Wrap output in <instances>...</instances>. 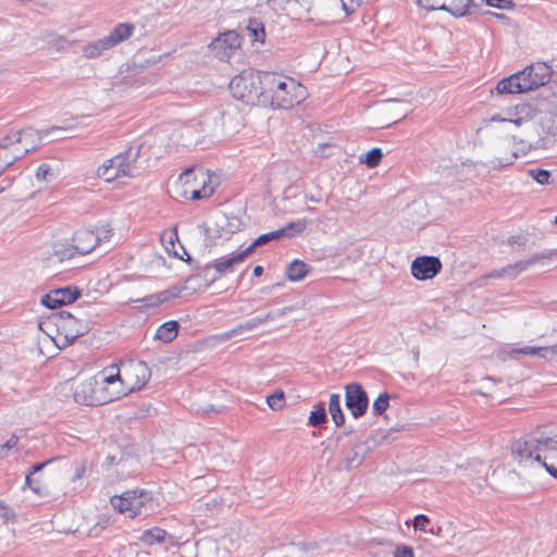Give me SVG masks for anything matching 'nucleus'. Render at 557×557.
I'll return each instance as SVG.
<instances>
[{"label":"nucleus","mask_w":557,"mask_h":557,"mask_svg":"<svg viewBox=\"0 0 557 557\" xmlns=\"http://www.w3.org/2000/svg\"><path fill=\"white\" fill-rule=\"evenodd\" d=\"M55 129H59V127L38 131L28 126L18 131H11L3 136L0 139V174L27 153L40 147L44 136H48Z\"/></svg>","instance_id":"obj_1"},{"label":"nucleus","mask_w":557,"mask_h":557,"mask_svg":"<svg viewBox=\"0 0 557 557\" xmlns=\"http://www.w3.org/2000/svg\"><path fill=\"white\" fill-rule=\"evenodd\" d=\"M553 70L545 62H536L497 83L498 94H523L545 86L552 78Z\"/></svg>","instance_id":"obj_2"},{"label":"nucleus","mask_w":557,"mask_h":557,"mask_svg":"<svg viewBox=\"0 0 557 557\" xmlns=\"http://www.w3.org/2000/svg\"><path fill=\"white\" fill-rule=\"evenodd\" d=\"M542 451H552L554 459L557 455V436H549L545 433L529 434L512 445V454L522 462H542Z\"/></svg>","instance_id":"obj_3"},{"label":"nucleus","mask_w":557,"mask_h":557,"mask_svg":"<svg viewBox=\"0 0 557 557\" xmlns=\"http://www.w3.org/2000/svg\"><path fill=\"white\" fill-rule=\"evenodd\" d=\"M141 151V145L129 146L124 151L106 160L98 169L97 176L107 183L114 182L121 177H133L135 173V163Z\"/></svg>","instance_id":"obj_4"},{"label":"nucleus","mask_w":557,"mask_h":557,"mask_svg":"<svg viewBox=\"0 0 557 557\" xmlns=\"http://www.w3.org/2000/svg\"><path fill=\"white\" fill-rule=\"evenodd\" d=\"M110 503L115 510L129 518L146 517L153 511L152 493L143 488L131 490L121 495L112 496Z\"/></svg>","instance_id":"obj_5"},{"label":"nucleus","mask_w":557,"mask_h":557,"mask_svg":"<svg viewBox=\"0 0 557 557\" xmlns=\"http://www.w3.org/2000/svg\"><path fill=\"white\" fill-rule=\"evenodd\" d=\"M257 73L243 71L230 82V92L233 98L250 106L261 104L263 91Z\"/></svg>","instance_id":"obj_6"},{"label":"nucleus","mask_w":557,"mask_h":557,"mask_svg":"<svg viewBox=\"0 0 557 557\" xmlns=\"http://www.w3.org/2000/svg\"><path fill=\"white\" fill-rule=\"evenodd\" d=\"M122 367L125 387L122 391L116 392L115 398L140 391L148 383L151 376V371L148 364L144 361H129Z\"/></svg>","instance_id":"obj_7"},{"label":"nucleus","mask_w":557,"mask_h":557,"mask_svg":"<svg viewBox=\"0 0 557 557\" xmlns=\"http://www.w3.org/2000/svg\"><path fill=\"white\" fill-rule=\"evenodd\" d=\"M275 95L270 102L273 109H290L304 99L305 87L294 78L283 76Z\"/></svg>","instance_id":"obj_8"},{"label":"nucleus","mask_w":557,"mask_h":557,"mask_svg":"<svg viewBox=\"0 0 557 557\" xmlns=\"http://www.w3.org/2000/svg\"><path fill=\"white\" fill-rule=\"evenodd\" d=\"M98 381L90 377L81 382L74 389V400L84 406H100L115 399L114 396H108L102 389H97Z\"/></svg>","instance_id":"obj_9"},{"label":"nucleus","mask_w":557,"mask_h":557,"mask_svg":"<svg viewBox=\"0 0 557 557\" xmlns=\"http://www.w3.org/2000/svg\"><path fill=\"white\" fill-rule=\"evenodd\" d=\"M244 223L236 215H230L222 213L216 218L214 226H208L205 228L207 238L211 244H215L216 239L227 240L232 235L242 231Z\"/></svg>","instance_id":"obj_10"},{"label":"nucleus","mask_w":557,"mask_h":557,"mask_svg":"<svg viewBox=\"0 0 557 557\" xmlns=\"http://www.w3.org/2000/svg\"><path fill=\"white\" fill-rule=\"evenodd\" d=\"M345 405L355 419L363 417L369 408V397L359 383L345 386Z\"/></svg>","instance_id":"obj_11"},{"label":"nucleus","mask_w":557,"mask_h":557,"mask_svg":"<svg viewBox=\"0 0 557 557\" xmlns=\"http://www.w3.org/2000/svg\"><path fill=\"white\" fill-rule=\"evenodd\" d=\"M541 260L556 261L557 250L550 249L542 252H536L527 260H521L513 264H508L507 267H504L500 270H495L488 276L492 278H499L505 275L509 277H515L517 274L527 271L532 264Z\"/></svg>","instance_id":"obj_12"},{"label":"nucleus","mask_w":557,"mask_h":557,"mask_svg":"<svg viewBox=\"0 0 557 557\" xmlns=\"http://www.w3.org/2000/svg\"><path fill=\"white\" fill-rule=\"evenodd\" d=\"M82 295L81 289L75 285H67L51 289L40 298V304L47 308L55 309L73 304Z\"/></svg>","instance_id":"obj_13"},{"label":"nucleus","mask_w":557,"mask_h":557,"mask_svg":"<svg viewBox=\"0 0 557 557\" xmlns=\"http://www.w3.org/2000/svg\"><path fill=\"white\" fill-rule=\"evenodd\" d=\"M442 270V261L435 256H419L411 263V274L418 281L435 277Z\"/></svg>","instance_id":"obj_14"},{"label":"nucleus","mask_w":557,"mask_h":557,"mask_svg":"<svg viewBox=\"0 0 557 557\" xmlns=\"http://www.w3.org/2000/svg\"><path fill=\"white\" fill-rule=\"evenodd\" d=\"M240 42L239 35L235 30H228L212 40L209 48L220 60L227 61L233 52L240 47Z\"/></svg>","instance_id":"obj_15"},{"label":"nucleus","mask_w":557,"mask_h":557,"mask_svg":"<svg viewBox=\"0 0 557 557\" xmlns=\"http://www.w3.org/2000/svg\"><path fill=\"white\" fill-rule=\"evenodd\" d=\"M292 310H293V307H284L282 309L269 311L264 315H258V317L248 319L245 322H243V323L238 324L237 326H235L234 329H232L227 336L232 337L235 335L243 334L245 332L252 331L269 321H275L280 318L285 317Z\"/></svg>","instance_id":"obj_16"},{"label":"nucleus","mask_w":557,"mask_h":557,"mask_svg":"<svg viewBox=\"0 0 557 557\" xmlns=\"http://www.w3.org/2000/svg\"><path fill=\"white\" fill-rule=\"evenodd\" d=\"M417 4L425 10H441L450 13L455 17H462L470 14V8L476 7L473 0H466L465 4L453 3L447 5L441 0H416Z\"/></svg>","instance_id":"obj_17"},{"label":"nucleus","mask_w":557,"mask_h":557,"mask_svg":"<svg viewBox=\"0 0 557 557\" xmlns=\"http://www.w3.org/2000/svg\"><path fill=\"white\" fill-rule=\"evenodd\" d=\"M251 255V249H244L242 251H233L219 259H215L213 263V270L219 276L234 272L236 264L243 263L247 257Z\"/></svg>","instance_id":"obj_18"},{"label":"nucleus","mask_w":557,"mask_h":557,"mask_svg":"<svg viewBox=\"0 0 557 557\" xmlns=\"http://www.w3.org/2000/svg\"><path fill=\"white\" fill-rule=\"evenodd\" d=\"M73 248L79 255H87L91 252L98 245L99 238L96 237L92 230L81 228L77 230L73 235Z\"/></svg>","instance_id":"obj_19"},{"label":"nucleus","mask_w":557,"mask_h":557,"mask_svg":"<svg viewBox=\"0 0 557 557\" xmlns=\"http://www.w3.org/2000/svg\"><path fill=\"white\" fill-rule=\"evenodd\" d=\"M259 79L261 81L260 87H262L261 91H263L261 104L267 106L270 104L273 95L277 90L278 86H281L280 82L283 78V75L271 72L257 73Z\"/></svg>","instance_id":"obj_20"},{"label":"nucleus","mask_w":557,"mask_h":557,"mask_svg":"<svg viewBox=\"0 0 557 557\" xmlns=\"http://www.w3.org/2000/svg\"><path fill=\"white\" fill-rule=\"evenodd\" d=\"M71 326L61 327V331H58L61 335L64 336V345H72L75 341L84 336L89 331V325L86 320L78 319V323H70Z\"/></svg>","instance_id":"obj_21"},{"label":"nucleus","mask_w":557,"mask_h":557,"mask_svg":"<svg viewBox=\"0 0 557 557\" xmlns=\"http://www.w3.org/2000/svg\"><path fill=\"white\" fill-rule=\"evenodd\" d=\"M364 443H358L354 447L344 451V463L347 470L357 468L361 465L364 457Z\"/></svg>","instance_id":"obj_22"},{"label":"nucleus","mask_w":557,"mask_h":557,"mask_svg":"<svg viewBox=\"0 0 557 557\" xmlns=\"http://www.w3.org/2000/svg\"><path fill=\"white\" fill-rule=\"evenodd\" d=\"M180 323L175 320H170L162 323L156 331L154 338L163 343H171L178 334Z\"/></svg>","instance_id":"obj_23"},{"label":"nucleus","mask_w":557,"mask_h":557,"mask_svg":"<svg viewBox=\"0 0 557 557\" xmlns=\"http://www.w3.org/2000/svg\"><path fill=\"white\" fill-rule=\"evenodd\" d=\"M135 27L131 23H120L117 24L111 33L106 36L108 41L112 47L119 45L120 42L129 38L134 32Z\"/></svg>","instance_id":"obj_24"},{"label":"nucleus","mask_w":557,"mask_h":557,"mask_svg":"<svg viewBox=\"0 0 557 557\" xmlns=\"http://www.w3.org/2000/svg\"><path fill=\"white\" fill-rule=\"evenodd\" d=\"M512 354L536 355L543 359H550L553 356H557V344L548 347L524 346L512 349Z\"/></svg>","instance_id":"obj_25"},{"label":"nucleus","mask_w":557,"mask_h":557,"mask_svg":"<svg viewBox=\"0 0 557 557\" xmlns=\"http://www.w3.org/2000/svg\"><path fill=\"white\" fill-rule=\"evenodd\" d=\"M309 270V264L301 260L295 259L288 264L286 269V276L292 282H298L305 278Z\"/></svg>","instance_id":"obj_26"},{"label":"nucleus","mask_w":557,"mask_h":557,"mask_svg":"<svg viewBox=\"0 0 557 557\" xmlns=\"http://www.w3.org/2000/svg\"><path fill=\"white\" fill-rule=\"evenodd\" d=\"M113 48L111 44L108 41L107 37L104 36L101 39L88 42L84 47V55L88 59L98 58L102 54L103 51L109 50Z\"/></svg>","instance_id":"obj_27"},{"label":"nucleus","mask_w":557,"mask_h":557,"mask_svg":"<svg viewBox=\"0 0 557 557\" xmlns=\"http://www.w3.org/2000/svg\"><path fill=\"white\" fill-rule=\"evenodd\" d=\"M166 531L154 527L148 530H145L140 535V541L144 545L152 546L154 544H161L165 541Z\"/></svg>","instance_id":"obj_28"},{"label":"nucleus","mask_w":557,"mask_h":557,"mask_svg":"<svg viewBox=\"0 0 557 557\" xmlns=\"http://www.w3.org/2000/svg\"><path fill=\"white\" fill-rule=\"evenodd\" d=\"M329 412L336 426H342L345 423V416L341 407L339 394H331L329 401Z\"/></svg>","instance_id":"obj_29"},{"label":"nucleus","mask_w":557,"mask_h":557,"mask_svg":"<svg viewBox=\"0 0 557 557\" xmlns=\"http://www.w3.org/2000/svg\"><path fill=\"white\" fill-rule=\"evenodd\" d=\"M283 237L284 232L278 228L269 233L261 234L247 248L251 249V253H253L257 248L265 246L271 242L278 240Z\"/></svg>","instance_id":"obj_30"},{"label":"nucleus","mask_w":557,"mask_h":557,"mask_svg":"<svg viewBox=\"0 0 557 557\" xmlns=\"http://www.w3.org/2000/svg\"><path fill=\"white\" fill-rule=\"evenodd\" d=\"M327 421V414L324 403L320 401L313 406V410L308 418V424L317 428L321 426Z\"/></svg>","instance_id":"obj_31"},{"label":"nucleus","mask_w":557,"mask_h":557,"mask_svg":"<svg viewBox=\"0 0 557 557\" xmlns=\"http://www.w3.org/2000/svg\"><path fill=\"white\" fill-rule=\"evenodd\" d=\"M519 157V152L511 149L509 152H504V156H495L491 161V168L494 170H500L515 163Z\"/></svg>","instance_id":"obj_32"},{"label":"nucleus","mask_w":557,"mask_h":557,"mask_svg":"<svg viewBox=\"0 0 557 557\" xmlns=\"http://www.w3.org/2000/svg\"><path fill=\"white\" fill-rule=\"evenodd\" d=\"M248 36L252 41L263 42L265 38L264 25L258 18H249L247 25Z\"/></svg>","instance_id":"obj_33"},{"label":"nucleus","mask_w":557,"mask_h":557,"mask_svg":"<svg viewBox=\"0 0 557 557\" xmlns=\"http://www.w3.org/2000/svg\"><path fill=\"white\" fill-rule=\"evenodd\" d=\"M199 174H200V178H201V188L194 189L190 193L191 200H200V199L208 198L214 191V188L207 182V181H210V178L207 177V175L202 171Z\"/></svg>","instance_id":"obj_34"},{"label":"nucleus","mask_w":557,"mask_h":557,"mask_svg":"<svg viewBox=\"0 0 557 557\" xmlns=\"http://www.w3.org/2000/svg\"><path fill=\"white\" fill-rule=\"evenodd\" d=\"M51 319L58 331H61V327L69 329V326H71L70 323H78V318L65 310H61L58 313H54Z\"/></svg>","instance_id":"obj_35"},{"label":"nucleus","mask_w":557,"mask_h":557,"mask_svg":"<svg viewBox=\"0 0 557 557\" xmlns=\"http://www.w3.org/2000/svg\"><path fill=\"white\" fill-rule=\"evenodd\" d=\"M383 158V152L381 148H372L368 152L361 154L359 157L360 163L366 164L368 168H375L380 164Z\"/></svg>","instance_id":"obj_36"},{"label":"nucleus","mask_w":557,"mask_h":557,"mask_svg":"<svg viewBox=\"0 0 557 557\" xmlns=\"http://www.w3.org/2000/svg\"><path fill=\"white\" fill-rule=\"evenodd\" d=\"M306 227L307 221L302 219L287 223L285 226L281 227V231L284 232V237L292 238L301 234Z\"/></svg>","instance_id":"obj_37"},{"label":"nucleus","mask_w":557,"mask_h":557,"mask_svg":"<svg viewBox=\"0 0 557 557\" xmlns=\"http://www.w3.org/2000/svg\"><path fill=\"white\" fill-rule=\"evenodd\" d=\"M361 0H330L332 8L341 7L346 16L351 15L361 5Z\"/></svg>","instance_id":"obj_38"},{"label":"nucleus","mask_w":557,"mask_h":557,"mask_svg":"<svg viewBox=\"0 0 557 557\" xmlns=\"http://www.w3.org/2000/svg\"><path fill=\"white\" fill-rule=\"evenodd\" d=\"M183 289H184V287H182V286H173L169 289L159 292L157 295L150 296V298L156 297L157 304L168 302L174 298H177L181 295Z\"/></svg>","instance_id":"obj_39"},{"label":"nucleus","mask_w":557,"mask_h":557,"mask_svg":"<svg viewBox=\"0 0 557 557\" xmlns=\"http://www.w3.org/2000/svg\"><path fill=\"white\" fill-rule=\"evenodd\" d=\"M389 394L387 392L381 393L372 404V413L374 416L383 414L389 406Z\"/></svg>","instance_id":"obj_40"},{"label":"nucleus","mask_w":557,"mask_h":557,"mask_svg":"<svg viewBox=\"0 0 557 557\" xmlns=\"http://www.w3.org/2000/svg\"><path fill=\"white\" fill-rule=\"evenodd\" d=\"M268 406L274 410H281L285 406V395L282 389H276L274 393L267 396Z\"/></svg>","instance_id":"obj_41"},{"label":"nucleus","mask_w":557,"mask_h":557,"mask_svg":"<svg viewBox=\"0 0 557 557\" xmlns=\"http://www.w3.org/2000/svg\"><path fill=\"white\" fill-rule=\"evenodd\" d=\"M528 175L532 177L540 185H548L550 184L552 173L545 169H530L528 170Z\"/></svg>","instance_id":"obj_42"},{"label":"nucleus","mask_w":557,"mask_h":557,"mask_svg":"<svg viewBox=\"0 0 557 557\" xmlns=\"http://www.w3.org/2000/svg\"><path fill=\"white\" fill-rule=\"evenodd\" d=\"M197 276H201L203 277V280L207 282V285H210L212 284L213 282H215L220 276L218 274H215V271L213 270V263L210 262L208 264H206L201 272L197 275H190L186 282H189L190 280H193L194 277H197Z\"/></svg>","instance_id":"obj_43"},{"label":"nucleus","mask_w":557,"mask_h":557,"mask_svg":"<svg viewBox=\"0 0 557 557\" xmlns=\"http://www.w3.org/2000/svg\"><path fill=\"white\" fill-rule=\"evenodd\" d=\"M430 524H431L430 518L423 513L417 515L412 522V527L416 531H422V532L434 534L433 529H429Z\"/></svg>","instance_id":"obj_44"},{"label":"nucleus","mask_w":557,"mask_h":557,"mask_svg":"<svg viewBox=\"0 0 557 557\" xmlns=\"http://www.w3.org/2000/svg\"><path fill=\"white\" fill-rule=\"evenodd\" d=\"M54 177V173L49 164L42 163L36 171V178L38 181L49 182Z\"/></svg>","instance_id":"obj_45"},{"label":"nucleus","mask_w":557,"mask_h":557,"mask_svg":"<svg viewBox=\"0 0 557 557\" xmlns=\"http://www.w3.org/2000/svg\"><path fill=\"white\" fill-rule=\"evenodd\" d=\"M92 231H94V234H96V237L99 238V244L102 242H109L110 238L112 237V228L108 224L97 226Z\"/></svg>","instance_id":"obj_46"},{"label":"nucleus","mask_w":557,"mask_h":557,"mask_svg":"<svg viewBox=\"0 0 557 557\" xmlns=\"http://www.w3.org/2000/svg\"><path fill=\"white\" fill-rule=\"evenodd\" d=\"M294 2L299 4L308 13L312 10L323 8V1L320 0H294Z\"/></svg>","instance_id":"obj_47"},{"label":"nucleus","mask_w":557,"mask_h":557,"mask_svg":"<svg viewBox=\"0 0 557 557\" xmlns=\"http://www.w3.org/2000/svg\"><path fill=\"white\" fill-rule=\"evenodd\" d=\"M294 2L299 4L308 13L312 10L323 8V1L320 0H294Z\"/></svg>","instance_id":"obj_48"},{"label":"nucleus","mask_w":557,"mask_h":557,"mask_svg":"<svg viewBox=\"0 0 557 557\" xmlns=\"http://www.w3.org/2000/svg\"><path fill=\"white\" fill-rule=\"evenodd\" d=\"M394 557H413V549L409 545H397L394 550Z\"/></svg>","instance_id":"obj_49"},{"label":"nucleus","mask_w":557,"mask_h":557,"mask_svg":"<svg viewBox=\"0 0 557 557\" xmlns=\"http://www.w3.org/2000/svg\"><path fill=\"white\" fill-rule=\"evenodd\" d=\"M33 474L29 472L25 475V487H29L34 493L40 494V484L38 480L32 478Z\"/></svg>","instance_id":"obj_50"},{"label":"nucleus","mask_w":557,"mask_h":557,"mask_svg":"<svg viewBox=\"0 0 557 557\" xmlns=\"http://www.w3.org/2000/svg\"><path fill=\"white\" fill-rule=\"evenodd\" d=\"M0 516L7 521L13 520L15 518V511L3 502H0Z\"/></svg>","instance_id":"obj_51"},{"label":"nucleus","mask_w":557,"mask_h":557,"mask_svg":"<svg viewBox=\"0 0 557 557\" xmlns=\"http://www.w3.org/2000/svg\"><path fill=\"white\" fill-rule=\"evenodd\" d=\"M549 457L547 455H545L543 458H542V462H539L543 468H545V470L554 478V479H557V465L555 466L554 463H547V459Z\"/></svg>","instance_id":"obj_52"},{"label":"nucleus","mask_w":557,"mask_h":557,"mask_svg":"<svg viewBox=\"0 0 557 557\" xmlns=\"http://www.w3.org/2000/svg\"><path fill=\"white\" fill-rule=\"evenodd\" d=\"M527 237L525 236H522V235H515V236H510L508 238V244L510 246H518L519 248H524L527 246Z\"/></svg>","instance_id":"obj_53"},{"label":"nucleus","mask_w":557,"mask_h":557,"mask_svg":"<svg viewBox=\"0 0 557 557\" xmlns=\"http://www.w3.org/2000/svg\"><path fill=\"white\" fill-rule=\"evenodd\" d=\"M490 121L491 122H508V123L515 124L516 126H520L522 124L523 117H518V119L511 120V119L503 117L499 114H494L491 116Z\"/></svg>","instance_id":"obj_54"},{"label":"nucleus","mask_w":557,"mask_h":557,"mask_svg":"<svg viewBox=\"0 0 557 557\" xmlns=\"http://www.w3.org/2000/svg\"><path fill=\"white\" fill-rule=\"evenodd\" d=\"M115 382H120L122 385H124L125 382L123 380V372L121 373L119 369L114 374H110L103 379V383L106 384H113Z\"/></svg>","instance_id":"obj_55"},{"label":"nucleus","mask_w":557,"mask_h":557,"mask_svg":"<svg viewBox=\"0 0 557 557\" xmlns=\"http://www.w3.org/2000/svg\"><path fill=\"white\" fill-rule=\"evenodd\" d=\"M20 441V436H17L15 433L11 434V436L5 441V443L1 446L2 450H11L14 447H16L17 443Z\"/></svg>","instance_id":"obj_56"},{"label":"nucleus","mask_w":557,"mask_h":557,"mask_svg":"<svg viewBox=\"0 0 557 557\" xmlns=\"http://www.w3.org/2000/svg\"><path fill=\"white\" fill-rule=\"evenodd\" d=\"M181 249L183 250L184 255H186V256H187V258H186V259H185L182 255H180L176 250H174V251H173V255H174L176 258H178V259H181V260L186 261V262H187L189 265H191L193 268H199L198 262H197V261H195V260H194V259H193V258L187 253L186 249H185L183 246H181Z\"/></svg>","instance_id":"obj_57"},{"label":"nucleus","mask_w":557,"mask_h":557,"mask_svg":"<svg viewBox=\"0 0 557 557\" xmlns=\"http://www.w3.org/2000/svg\"><path fill=\"white\" fill-rule=\"evenodd\" d=\"M57 458H50L44 462H37V463H34L30 468V470L28 471L30 474H35L37 472H40L45 467H47L49 463H51L52 461H54Z\"/></svg>","instance_id":"obj_58"},{"label":"nucleus","mask_w":557,"mask_h":557,"mask_svg":"<svg viewBox=\"0 0 557 557\" xmlns=\"http://www.w3.org/2000/svg\"><path fill=\"white\" fill-rule=\"evenodd\" d=\"M548 135L557 139V113L552 119V125L548 127Z\"/></svg>","instance_id":"obj_59"},{"label":"nucleus","mask_w":557,"mask_h":557,"mask_svg":"<svg viewBox=\"0 0 557 557\" xmlns=\"http://www.w3.org/2000/svg\"><path fill=\"white\" fill-rule=\"evenodd\" d=\"M221 411H222V407L216 408V407H215V406H213V405H209V406H207V407L202 408V412H203L205 414H208V413H210V412L220 413Z\"/></svg>","instance_id":"obj_60"},{"label":"nucleus","mask_w":557,"mask_h":557,"mask_svg":"<svg viewBox=\"0 0 557 557\" xmlns=\"http://www.w3.org/2000/svg\"><path fill=\"white\" fill-rule=\"evenodd\" d=\"M534 109L531 106L523 104L521 107L520 113H525V116H531L534 113Z\"/></svg>","instance_id":"obj_61"},{"label":"nucleus","mask_w":557,"mask_h":557,"mask_svg":"<svg viewBox=\"0 0 557 557\" xmlns=\"http://www.w3.org/2000/svg\"><path fill=\"white\" fill-rule=\"evenodd\" d=\"M275 5H278L282 9H285L287 4L294 2V0H273Z\"/></svg>","instance_id":"obj_62"},{"label":"nucleus","mask_w":557,"mask_h":557,"mask_svg":"<svg viewBox=\"0 0 557 557\" xmlns=\"http://www.w3.org/2000/svg\"><path fill=\"white\" fill-rule=\"evenodd\" d=\"M520 144L523 146V147L521 148V152H522V154H525V153H527L528 151H530L531 149H536V148H537V146H532V145H528V147H525V145H524V141H523V140H520Z\"/></svg>","instance_id":"obj_63"},{"label":"nucleus","mask_w":557,"mask_h":557,"mask_svg":"<svg viewBox=\"0 0 557 557\" xmlns=\"http://www.w3.org/2000/svg\"><path fill=\"white\" fill-rule=\"evenodd\" d=\"M252 273L255 276H261L263 273V267H261V265L253 267Z\"/></svg>","instance_id":"obj_64"}]
</instances>
